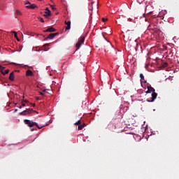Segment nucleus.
Segmentation results:
<instances>
[{
    "label": "nucleus",
    "instance_id": "18",
    "mask_svg": "<svg viewBox=\"0 0 179 179\" xmlns=\"http://www.w3.org/2000/svg\"><path fill=\"white\" fill-rule=\"evenodd\" d=\"M168 63H163V64H162V67L163 68H166L167 66H168Z\"/></svg>",
    "mask_w": 179,
    "mask_h": 179
},
{
    "label": "nucleus",
    "instance_id": "7",
    "mask_svg": "<svg viewBox=\"0 0 179 179\" xmlns=\"http://www.w3.org/2000/svg\"><path fill=\"white\" fill-rule=\"evenodd\" d=\"M45 10V15H43L45 17L51 16V10L49 9V8H46Z\"/></svg>",
    "mask_w": 179,
    "mask_h": 179
},
{
    "label": "nucleus",
    "instance_id": "26",
    "mask_svg": "<svg viewBox=\"0 0 179 179\" xmlns=\"http://www.w3.org/2000/svg\"><path fill=\"white\" fill-rule=\"evenodd\" d=\"M39 94L41 96H44V94L42 92H39Z\"/></svg>",
    "mask_w": 179,
    "mask_h": 179
},
{
    "label": "nucleus",
    "instance_id": "11",
    "mask_svg": "<svg viewBox=\"0 0 179 179\" xmlns=\"http://www.w3.org/2000/svg\"><path fill=\"white\" fill-rule=\"evenodd\" d=\"M26 8L29 9H35L36 8H38V6L36 4H30V6H26Z\"/></svg>",
    "mask_w": 179,
    "mask_h": 179
},
{
    "label": "nucleus",
    "instance_id": "13",
    "mask_svg": "<svg viewBox=\"0 0 179 179\" xmlns=\"http://www.w3.org/2000/svg\"><path fill=\"white\" fill-rule=\"evenodd\" d=\"M85 127V124H79V126L78 127V131L82 130Z\"/></svg>",
    "mask_w": 179,
    "mask_h": 179
},
{
    "label": "nucleus",
    "instance_id": "32",
    "mask_svg": "<svg viewBox=\"0 0 179 179\" xmlns=\"http://www.w3.org/2000/svg\"><path fill=\"white\" fill-rule=\"evenodd\" d=\"M20 109H22V106H20Z\"/></svg>",
    "mask_w": 179,
    "mask_h": 179
},
{
    "label": "nucleus",
    "instance_id": "5",
    "mask_svg": "<svg viewBox=\"0 0 179 179\" xmlns=\"http://www.w3.org/2000/svg\"><path fill=\"white\" fill-rule=\"evenodd\" d=\"M59 33H55V34H50L46 38H45V41L47 40H52L54 38H55L57 36H58Z\"/></svg>",
    "mask_w": 179,
    "mask_h": 179
},
{
    "label": "nucleus",
    "instance_id": "4",
    "mask_svg": "<svg viewBox=\"0 0 179 179\" xmlns=\"http://www.w3.org/2000/svg\"><path fill=\"white\" fill-rule=\"evenodd\" d=\"M31 112H33V109L27 108L26 110H24L22 112L20 113V115L25 116V115H30Z\"/></svg>",
    "mask_w": 179,
    "mask_h": 179
},
{
    "label": "nucleus",
    "instance_id": "19",
    "mask_svg": "<svg viewBox=\"0 0 179 179\" xmlns=\"http://www.w3.org/2000/svg\"><path fill=\"white\" fill-rule=\"evenodd\" d=\"M16 15H22V13H21L20 10H16Z\"/></svg>",
    "mask_w": 179,
    "mask_h": 179
},
{
    "label": "nucleus",
    "instance_id": "15",
    "mask_svg": "<svg viewBox=\"0 0 179 179\" xmlns=\"http://www.w3.org/2000/svg\"><path fill=\"white\" fill-rule=\"evenodd\" d=\"M24 5L26 6H30V5H31V3L29 1H26V2H24Z\"/></svg>",
    "mask_w": 179,
    "mask_h": 179
},
{
    "label": "nucleus",
    "instance_id": "1",
    "mask_svg": "<svg viewBox=\"0 0 179 179\" xmlns=\"http://www.w3.org/2000/svg\"><path fill=\"white\" fill-rule=\"evenodd\" d=\"M152 92V94H151V100L147 99V101H148V103H153V101H155V100L157 97V94L155 92V90L152 87L148 86V91L145 92V93L148 94Z\"/></svg>",
    "mask_w": 179,
    "mask_h": 179
},
{
    "label": "nucleus",
    "instance_id": "14",
    "mask_svg": "<svg viewBox=\"0 0 179 179\" xmlns=\"http://www.w3.org/2000/svg\"><path fill=\"white\" fill-rule=\"evenodd\" d=\"M140 78H141L142 80H144L143 82H144L145 83H147V81L145 80L144 76L142 73L140 75Z\"/></svg>",
    "mask_w": 179,
    "mask_h": 179
},
{
    "label": "nucleus",
    "instance_id": "2",
    "mask_svg": "<svg viewBox=\"0 0 179 179\" xmlns=\"http://www.w3.org/2000/svg\"><path fill=\"white\" fill-rule=\"evenodd\" d=\"M84 42H85V36H81L76 44L77 50H79L81 45H84Z\"/></svg>",
    "mask_w": 179,
    "mask_h": 179
},
{
    "label": "nucleus",
    "instance_id": "16",
    "mask_svg": "<svg viewBox=\"0 0 179 179\" xmlns=\"http://www.w3.org/2000/svg\"><path fill=\"white\" fill-rule=\"evenodd\" d=\"M75 125H80L81 124V120H78V122L74 123Z\"/></svg>",
    "mask_w": 179,
    "mask_h": 179
},
{
    "label": "nucleus",
    "instance_id": "35",
    "mask_svg": "<svg viewBox=\"0 0 179 179\" xmlns=\"http://www.w3.org/2000/svg\"><path fill=\"white\" fill-rule=\"evenodd\" d=\"M31 131H34V129H31Z\"/></svg>",
    "mask_w": 179,
    "mask_h": 179
},
{
    "label": "nucleus",
    "instance_id": "21",
    "mask_svg": "<svg viewBox=\"0 0 179 179\" xmlns=\"http://www.w3.org/2000/svg\"><path fill=\"white\" fill-rule=\"evenodd\" d=\"M39 21H40L41 22H42V23L45 22L44 19L42 18V17H39Z\"/></svg>",
    "mask_w": 179,
    "mask_h": 179
},
{
    "label": "nucleus",
    "instance_id": "3",
    "mask_svg": "<svg viewBox=\"0 0 179 179\" xmlns=\"http://www.w3.org/2000/svg\"><path fill=\"white\" fill-rule=\"evenodd\" d=\"M24 123L29 127H33L34 126L37 125L36 122H31V120H29L28 119L24 120Z\"/></svg>",
    "mask_w": 179,
    "mask_h": 179
},
{
    "label": "nucleus",
    "instance_id": "12",
    "mask_svg": "<svg viewBox=\"0 0 179 179\" xmlns=\"http://www.w3.org/2000/svg\"><path fill=\"white\" fill-rule=\"evenodd\" d=\"M9 80L11 81H14L15 76L13 72L10 74Z\"/></svg>",
    "mask_w": 179,
    "mask_h": 179
},
{
    "label": "nucleus",
    "instance_id": "17",
    "mask_svg": "<svg viewBox=\"0 0 179 179\" xmlns=\"http://www.w3.org/2000/svg\"><path fill=\"white\" fill-rule=\"evenodd\" d=\"M50 46H51V43H45V45H43V48L50 47Z\"/></svg>",
    "mask_w": 179,
    "mask_h": 179
},
{
    "label": "nucleus",
    "instance_id": "34",
    "mask_svg": "<svg viewBox=\"0 0 179 179\" xmlns=\"http://www.w3.org/2000/svg\"><path fill=\"white\" fill-rule=\"evenodd\" d=\"M33 106L34 107V106H35V104H33Z\"/></svg>",
    "mask_w": 179,
    "mask_h": 179
},
{
    "label": "nucleus",
    "instance_id": "24",
    "mask_svg": "<svg viewBox=\"0 0 179 179\" xmlns=\"http://www.w3.org/2000/svg\"><path fill=\"white\" fill-rule=\"evenodd\" d=\"M51 8L53 10H57V8H55V6H50Z\"/></svg>",
    "mask_w": 179,
    "mask_h": 179
},
{
    "label": "nucleus",
    "instance_id": "23",
    "mask_svg": "<svg viewBox=\"0 0 179 179\" xmlns=\"http://www.w3.org/2000/svg\"><path fill=\"white\" fill-rule=\"evenodd\" d=\"M21 105H22V107L26 106V104L24 101L21 102Z\"/></svg>",
    "mask_w": 179,
    "mask_h": 179
},
{
    "label": "nucleus",
    "instance_id": "25",
    "mask_svg": "<svg viewBox=\"0 0 179 179\" xmlns=\"http://www.w3.org/2000/svg\"><path fill=\"white\" fill-rule=\"evenodd\" d=\"M102 21L103 22H106V21H108V18H102Z\"/></svg>",
    "mask_w": 179,
    "mask_h": 179
},
{
    "label": "nucleus",
    "instance_id": "29",
    "mask_svg": "<svg viewBox=\"0 0 179 179\" xmlns=\"http://www.w3.org/2000/svg\"><path fill=\"white\" fill-rule=\"evenodd\" d=\"M17 41H20V40L18 38H17Z\"/></svg>",
    "mask_w": 179,
    "mask_h": 179
},
{
    "label": "nucleus",
    "instance_id": "33",
    "mask_svg": "<svg viewBox=\"0 0 179 179\" xmlns=\"http://www.w3.org/2000/svg\"><path fill=\"white\" fill-rule=\"evenodd\" d=\"M4 69H3V72H5V70H4Z\"/></svg>",
    "mask_w": 179,
    "mask_h": 179
},
{
    "label": "nucleus",
    "instance_id": "22",
    "mask_svg": "<svg viewBox=\"0 0 179 179\" xmlns=\"http://www.w3.org/2000/svg\"><path fill=\"white\" fill-rule=\"evenodd\" d=\"M12 33H14V34H15V38L16 39H17V32H15V31H12Z\"/></svg>",
    "mask_w": 179,
    "mask_h": 179
},
{
    "label": "nucleus",
    "instance_id": "30",
    "mask_svg": "<svg viewBox=\"0 0 179 179\" xmlns=\"http://www.w3.org/2000/svg\"><path fill=\"white\" fill-rule=\"evenodd\" d=\"M36 100H39V98H38V97H36Z\"/></svg>",
    "mask_w": 179,
    "mask_h": 179
},
{
    "label": "nucleus",
    "instance_id": "27",
    "mask_svg": "<svg viewBox=\"0 0 179 179\" xmlns=\"http://www.w3.org/2000/svg\"><path fill=\"white\" fill-rule=\"evenodd\" d=\"M23 102L24 103H28L29 101L27 100H24Z\"/></svg>",
    "mask_w": 179,
    "mask_h": 179
},
{
    "label": "nucleus",
    "instance_id": "9",
    "mask_svg": "<svg viewBox=\"0 0 179 179\" xmlns=\"http://www.w3.org/2000/svg\"><path fill=\"white\" fill-rule=\"evenodd\" d=\"M26 76H34V74L31 70H27L26 71Z\"/></svg>",
    "mask_w": 179,
    "mask_h": 179
},
{
    "label": "nucleus",
    "instance_id": "28",
    "mask_svg": "<svg viewBox=\"0 0 179 179\" xmlns=\"http://www.w3.org/2000/svg\"><path fill=\"white\" fill-rule=\"evenodd\" d=\"M17 109H15L14 113H17Z\"/></svg>",
    "mask_w": 179,
    "mask_h": 179
},
{
    "label": "nucleus",
    "instance_id": "6",
    "mask_svg": "<svg viewBox=\"0 0 179 179\" xmlns=\"http://www.w3.org/2000/svg\"><path fill=\"white\" fill-rule=\"evenodd\" d=\"M54 31H57V29L52 27L48 28L46 30L43 31L44 33H54Z\"/></svg>",
    "mask_w": 179,
    "mask_h": 179
},
{
    "label": "nucleus",
    "instance_id": "31",
    "mask_svg": "<svg viewBox=\"0 0 179 179\" xmlns=\"http://www.w3.org/2000/svg\"><path fill=\"white\" fill-rule=\"evenodd\" d=\"M46 92V90H43V92Z\"/></svg>",
    "mask_w": 179,
    "mask_h": 179
},
{
    "label": "nucleus",
    "instance_id": "20",
    "mask_svg": "<svg viewBox=\"0 0 179 179\" xmlns=\"http://www.w3.org/2000/svg\"><path fill=\"white\" fill-rule=\"evenodd\" d=\"M35 126L37 127L38 129H41L43 128V126H39L37 123L35 124Z\"/></svg>",
    "mask_w": 179,
    "mask_h": 179
},
{
    "label": "nucleus",
    "instance_id": "10",
    "mask_svg": "<svg viewBox=\"0 0 179 179\" xmlns=\"http://www.w3.org/2000/svg\"><path fill=\"white\" fill-rule=\"evenodd\" d=\"M71 21H65V24L67 25V27H66V30H70L71 29Z\"/></svg>",
    "mask_w": 179,
    "mask_h": 179
},
{
    "label": "nucleus",
    "instance_id": "8",
    "mask_svg": "<svg viewBox=\"0 0 179 179\" xmlns=\"http://www.w3.org/2000/svg\"><path fill=\"white\" fill-rule=\"evenodd\" d=\"M3 69H5V67H3V66H1V65H0V71H1V73L3 76H5V75H6V74H8V73H9V70H8V69L5 70L4 72H3Z\"/></svg>",
    "mask_w": 179,
    "mask_h": 179
}]
</instances>
